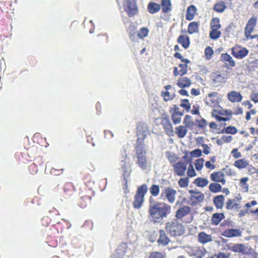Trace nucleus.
<instances>
[{
  "mask_svg": "<svg viewBox=\"0 0 258 258\" xmlns=\"http://www.w3.org/2000/svg\"><path fill=\"white\" fill-rule=\"evenodd\" d=\"M149 203L148 218L153 223L161 222L171 213V206L168 204L155 201L152 197Z\"/></svg>",
  "mask_w": 258,
  "mask_h": 258,
  "instance_id": "obj_1",
  "label": "nucleus"
},
{
  "mask_svg": "<svg viewBox=\"0 0 258 258\" xmlns=\"http://www.w3.org/2000/svg\"><path fill=\"white\" fill-rule=\"evenodd\" d=\"M228 249L234 252L240 253L244 255L245 258H257L258 254L252 247H247L246 245L239 243L238 244H229L227 245Z\"/></svg>",
  "mask_w": 258,
  "mask_h": 258,
  "instance_id": "obj_2",
  "label": "nucleus"
},
{
  "mask_svg": "<svg viewBox=\"0 0 258 258\" xmlns=\"http://www.w3.org/2000/svg\"><path fill=\"white\" fill-rule=\"evenodd\" d=\"M165 230L171 237L181 236L185 232L184 226L177 218L166 223Z\"/></svg>",
  "mask_w": 258,
  "mask_h": 258,
  "instance_id": "obj_3",
  "label": "nucleus"
},
{
  "mask_svg": "<svg viewBox=\"0 0 258 258\" xmlns=\"http://www.w3.org/2000/svg\"><path fill=\"white\" fill-rule=\"evenodd\" d=\"M144 128H147V125L145 124L140 123L138 124L137 127V136L138 138L135 147L136 153L146 151L145 149V140L147 137V134Z\"/></svg>",
  "mask_w": 258,
  "mask_h": 258,
  "instance_id": "obj_4",
  "label": "nucleus"
},
{
  "mask_svg": "<svg viewBox=\"0 0 258 258\" xmlns=\"http://www.w3.org/2000/svg\"><path fill=\"white\" fill-rule=\"evenodd\" d=\"M79 195L80 196L78 204L81 208H85L91 204V199L94 196V191L86 186L80 188Z\"/></svg>",
  "mask_w": 258,
  "mask_h": 258,
  "instance_id": "obj_5",
  "label": "nucleus"
},
{
  "mask_svg": "<svg viewBox=\"0 0 258 258\" xmlns=\"http://www.w3.org/2000/svg\"><path fill=\"white\" fill-rule=\"evenodd\" d=\"M148 191V186L146 183L139 186L134 196L133 206L134 209H139L143 206L145 201V196Z\"/></svg>",
  "mask_w": 258,
  "mask_h": 258,
  "instance_id": "obj_6",
  "label": "nucleus"
},
{
  "mask_svg": "<svg viewBox=\"0 0 258 258\" xmlns=\"http://www.w3.org/2000/svg\"><path fill=\"white\" fill-rule=\"evenodd\" d=\"M211 115L219 122L229 121L232 118L233 112L230 110H225L219 105L217 108L213 109Z\"/></svg>",
  "mask_w": 258,
  "mask_h": 258,
  "instance_id": "obj_7",
  "label": "nucleus"
},
{
  "mask_svg": "<svg viewBox=\"0 0 258 258\" xmlns=\"http://www.w3.org/2000/svg\"><path fill=\"white\" fill-rule=\"evenodd\" d=\"M221 98L217 92H212L208 94L205 98V103L207 105L214 108H217L219 106V102Z\"/></svg>",
  "mask_w": 258,
  "mask_h": 258,
  "instance_id": "obj_8",
  "label": "nucleus"
},
{
  "mask_svg": "<svg viewBox=\"0 0 258 258\" xmlns=\"http://www.w3.org/2000/svg\"><path fill=\"white\" fill-rule=\"evenodd\" d=\"M229 76V73L227 72L223 73V74L219 72H213L211 74V80L213 84L216 86H220L222 83L226 82Z\"/></svg>",
  "mask_w": 258,
  "mask_h": 258,
  "instance_id": "obj_9",
  "label": "nucleus"
},
{
  "mask_svg": "<svg viewBox=\"0 0 258 258\" xmlns=\"http://www.w3.org/2000/svg\"><path fill=\"white\" fill-rule=\"evenodd\" d=\"M176 194L177 191L174 188L170 187H165L161 193L160 198L173 204L175 201Z\"/></svg>",
  "mask_w": 258,
  "mask_h": 258,
  "instance_id": "obj_10",
  "label": "nucleus"
},
{
  "mask_svg": "<svg viewBox=\"0 0 258 258\" xmlns=\"http://www.w3.org/2000/svg\"><path fill=\"white\" fill-rule=\"evenodd\" d=\"M123 8L129 17L135 16L138 13V8L136 0H125Z\"/></svg>",
  "mask_w": 258,
  "mask_h": 258,
  "instance_id": "obj_11",
  "label": "nucleus"
},
{
  "mask_svg": "<svg viewBox=\"0 0 258 258\" xmlns=\"http://www.w3.org/2000/svg\"><path fill=\"white\" fill-rule=\"evenodd\" d=\"M62 197L64 199L72 198L76 195L77 189L72 182H66L62 188Z\"/></svg>",
  "mask_w": 258,
  "mask_h": 258,
  "instance_id": "obj_12",
  "label": "nucleus"
},
{
  "mask_svg": "<svg viewBox=\"0 0 258 258\" xmlns=\"http://www.w3.org/2000/svg\"><path fill=\"white\" fill-rule=\"evenodd\" d=\"M248 54V49L239 45H235L231 48V54L237 59H242Z\"/></svg>",
  "mask_w": 258,
  "mask_h": 258,
  "instance_id": "obj_13",
  "label": "nucleus"
},
{
  "mask_svg": "<svg viewBox=\"0 0 258 258\" xmlns=\"http://www.w3.org/2000/svg\"><path fill=\"white\" fill-rule=\"evenodd\" d=\"M187 162L182 161V160H180L174 164L172 167L173 168V172L175 175L183 176L187 170Z\"/></svg>",
  "mask_w": 258,
  "mask_h": 258,
  "instance_id": "obj_14",
  "label": "nucleus"
},
{
  "mask_svg": "<svg viewBox=\"0 0 258 258\" xmlns=\"http://www.w3.org/2000/svg\"><path fill=\"white\" fill-rule=\"evenodd\" d=\"M189 192L191 195L189 196V200L191 202L190 204L191 206H196L197 204L200 203L205 198L204 194L201 191L190 190Z\"/></svg>",
  "mask_w": 258,
  "mask_h": 258,
  "instance_id": "obj_15",
  "label": "nucleus"
},
{
  "mask_svg": "<svg viewBox=\"0 0 258 258\" xmlns=\"http://www.w3.org/2000/svg\"><path fill=\"white\" fill-rule=\"evenodd\" d=\"M169 111L171 114V120L173 123L174 124L180 123L181 121L182 116L183 115V113L180 111V108L174 105Z\"/></svg>",
  "mask_w": 258,
  "mask_h": 258,
  "instance_id": "obj_16",
  "label": "nucleus"
},
{
  "mask_svg": "<svg viewBox=\"0 0 258 258\" xmlns=\"http://www.w3.org/2000/svg\"><path fill=\"white\" fill-rule=\"evenodd\" d=\"M256 17H252L247 22L244 28V35L247 39H249V36H250L252 32L254 31L256 25Z\"/></svg>",
  "mask_w": 258,
  "mask_h": 258,
  "instance_id": "obj_17",
  "label": "nucleus"
},
{
  "mask_svg": "<svg viewBox=\"0 0 258 258\" xmlns=\"http://www.w3.org/2000/svg\"><path fill=\"white\" fill-rule=\"evenodd\" d=\"M210 178L212 181L217 183H221L222 185H225L226 182L225 179V174L222 170L213 172L210 174Z\"/></svg>",
  "mask_w": 258,
  "mask_h": 258,
  "instance_id": "obj_18",
  "label": "nucleus"
},
{
  "mask_svg": "<svg viewBox=\"0 0 258 258\" xmlns=\"http://www.w3.org/2000/svg\"><path fill=\"white\" fill-rule=\"evenodd\" d=\"M161 124L164 129L166 134L169 137L174 136L173 127L168 117L163 118L161 121Z\"/></svg>",
  "mask_w": 258,
  "mask_h": 258,
  "instance_id": "obj_19",
  "label": "nucleus"
},
{
  "mask_svg": "<svg viewBox=\"0 0 258 258\" xmlns=\"http://www.w3.org/2000/svg\"><path fill=\"white\" fill-rule=\"evenodd\" d=\"M159 236L157 240L159 245L166 246L169 244L170 239L163 229L159 230Z\"/></svg>",
  "mask_w": 258,
  "mask_h": 258,
  "instance_id": "obj_20",
  "label": "nucleus"
},
{
  "mask_svg": "<svg viewBox=\"0 0 258 258\" xmlns=\"http://www.w3.org/2000/svg\"><path fill=\"white\" fill-rule=\"evenodd\" d=\"M146 153V151L136 153L138 164L143 170H145L147 167V158L145 156Z\"/></svg>",
  "mask_w": 258,
  "mask_h": 258,
  "instance_id": "obj_21",
  "label": "nucleus"
},
{
  "mask_svg": "<svg viewBox=\"0 0 258 258\" xmlns=\"http://www.w3.org/2000/svg\"><path fill=\"white\" fill-rule=\"evenodd\" d=\"M191 208L187 206H183L177 210L175 213V217L177 219H182L184 217L190 214Z\"/></svg>",
  "mask_w": 258,
  "mask_h": 258,
  "instance_id": "obj_22",
  "label": "nucleus"
},
{
  "mask_svg": "<svg viewBox=\"0 0 258 258\" xmlns=\"http://www.w3.org/2000/svg\"><path fill=\"white\" fill-rule=\"evenodd\" d=\"M182 63H179L178 67L180 68V70H178L177 67H174L173 69V75L175 76H183L185 75L187 72L188 64L189 62H182Z\"/></svg>",
  "mask_w": 258,
  "mask_h": 258,
  "instance_id": "obj_23",
  "label": "nucleus"
},
{
  "mask_svg": "<svg viewBox=\"0 0 258 258\" xmlns=\"http://www.w3.org/2000/svg\"><path fill=\"white\" fill-rule=\"evenodd\" d=\"M242 199V198L240 196L236 197V199H228L227 200L225 207L227 209H233L234 208L235 209H239L240 208V206L239 204L236 203V201H240Z\"/></svg>",
  "mask_w": 258,
  "mask_h": 258,
  "instance_id": "obj_24",
  "label": "nucleus"
},
{
  "mask_svg": "<svg viewBox=\"0 0 258 258\" xmlns=\"http://www.w3.org/2000/svg\"><path fill=\"white\" fill-rule=\"evenodd\" d=\"M227 98L231 102H240L242 99V95L236 91H231L228 93Z\"/></svg>",
  "mask_w": 258,
  "mask_h": 258,
  "instance_id": "obj_25",
  "label": "nucleus"
},
{
  "mask_svg": "<svg viewBox=\"0 0 258 258\" xmlns=\"http://www.w3.org/2000/svg\"><path fill=\"white\" fill-rule=\"evenodd\" d=\"M223 236L226 237H239L241 235V232L238 229H227L222 233Z\"/></svg>",
  "mask_w": 258,
  "mask_h": 258,
  "instance_id": "obj_26",
  "label": "nucleus"
},
{
  "mask_svg": "<svg viewBox=\"0 0 258 258\" xmlns=\"http://www.w3.org/2000/svg\"><path fill=\"white\" fill-rule=\"evenodd\" d=\"M198 242L205 244V243L211 242L213 237L211 234H208L205 232H200L198 235Z\"/></svg>",
  "mask_w": 258,
  "mask_h": 258,
  "instance_id": "obj_27",
  "label": "nucleus"
},
{
  "mask_svg": "<svg viewBox=\"0 0 258 258\" xmlns=\"http://www.w3.org/2000/svg\"><path fill=\"white\" fill-rule=\"evenodd\" d=\"M177 41L184 49L188 48L190 46V38L188 36L181 34L178 37Z\"/></svg>",
  "mask_w": 258,
  "mask_h": 258,
  "instance_id": "obj_28",
  "label": "nucleus"
},
{
  "mask_svg": "<svg viewBox=\"0 0 258 258\" xmlns=\"http://www.w3.org/2000/svg\"><path fill=\"white\" fill-rule=\"evenodd\" d=\"M221 60L229 67H234L235 66V62L233 60L231 56L227 53H222L221 54Z\"/></svg>",
  "mask_w": 258,
  "mask_h": 258,
  "instance_id": "obj_29",
  "label": "nucleus"
},
{
  "mask_svg": "<svg viewBox=\"0 0 258 258\" xmlns=\"http://www.w3.org/2000/svg\"><path fill=\"white\" fill-rule=\"evenodd\" d=\"M197 8L195 5H190L187 9L185 14V19L187 21L192 20L197 13Z\"/></svg>",
  "mask_w": 258,
  "mask_h": 258,
  "instance_id": "obj_30",
  "label": "nucleus"
},
{
  "mask_svg": "<svg viewBox=\"0 0 258 258\" xmlns=\"http://www.w3.org/2000/svg\"><path fill=\"white\" fill-rule=\"evenodd\" d=\"M161 5L155 2H150L147 6V10L150 14L157 13L160 10Z\"/></svg>",
  "mask_w": 258,
  "mask_h": 258,
  "instance_id": "obj_31",
  "label": "nucleus"
},
{
  "mask_svg": "<svg viewBox=\"0 0 258 258\" xmlns=\"http://www.w3.org/2000/svg\"><path fill=\"white\" fill-rule=\"evenodd\" d=\"M191 81L188 78L180 77L178 80L177 85L179 88H183L188 87L191 85Z\"/></svg>",
  "mask_w": 258,
  "mask_h": 258,
  "instance_id": "obj_32",
  "label": "nucleus"
},
{
  "mask_svg": "<svg viewBox=\"0 0 258 258\" xmlns=\"http://www.w3.org/2000/svg\"><path fill=\"white\" fill-rule=\"evenodd\" d=\"M200 23L197 21H192L189 23L187 26V33L189 34H194L199 32Z\"/></svg>",
  "mask_w": 258,
  "mask_h": 258,
  "instance_id": "obj_33",
  "label": "nucleus"
},
{
  "mask_svg": "<svg viewBox=\"0 0 258 258\" xmlns=\"http://www.w3.org/2000/svg\"><path fill=\"white\" fill-rule=\"evenodd\" d=\"M225 198L223 195H219L215 196L213 199V203L217 209H222Z\"/></svg>",
  "mask_w": 258,
  "mask_h": 258,
  "instance_id": "obj_34",
  "label": "nucleus"
},
{
  "mask_svg": "<svg viewBox=\"0 0 258 258\" xmlns=\"http://www.w3.org/2000/svg\"><path fill=\"white\" fill-rule=\"evenodd\" d=\"M233 165L238 169L245 168L248 166V160L243 158L242 159L235 160Z\"/></svg>",
  "mask_w": 258,
  "mask_h": 258,
  "instance_id": "obj_35",
  "label": "nucleus"
},
{
  "mask_svg": "<svg viewBox=\"0 0 258 258\" xmlns=\"http://www.w3.org/2000/svg\"><path fill=\"white\" fill-rule=\"evenodd\" d=\"M193 183L199 187H204L208 184L209 181L207 178L198 177L194 180Z\"/></svg>",
  "mask_w": 258,
  "mask_h": 258,
  "instance_id": "obj_36",
  "label": "nucleus"
},
{
  "mask_svg": "<svg viewBox=\"0 0 258 258\" xmlns=\"http://www.w3.org/2000/svg\"><path fill=\"white\" fill-rule=\"evenodd\" d=\"M224 218L223 213L213 214L211 219V222L213 225H217Z\"/></svg>",
  "mask_w": 258,
  "mask_h": 258,
  "instance_id": "obj_37",
  "label": "nucleus"
},
{
  "mask_svg": "<svg viewBox=\"0 0 258 258\" xmlns=\"http://www.w3.org/2000/svg\"><path fill=\"white\" fill-rule=\"evenodd\" d=\"M187 130L186 128V126L184 125H179L175 128V134H177V136L179 139H182L186 135Z\"/></svg>",
  "mask_w": 258,
  "mask_h": 258,
  "instance_id": "obj_38",
  "label": "nucleus"
},
{
  "mask_svg": "<svg viewBox=\"0 0 258 258\" xmlns=\"http://www.w3.org/2000/svg\"><path fill=\"white\" fill-rule=\"evenodd\" d=\"M171 2L170 0H162L161 2V7L163 13H168L171 10Z\"/></svg>",
  "mask_w": 258,
  "mask_h": 258,
  "instance_id": "obj_39",
  "label": "nucleus"
},
{
  "mask_svg": "<svg viewBox=\"0 0 258 258\" xmlns=\"http://www.w3.org/2000/svg\"><path fill=\"white\" fill-rule=\"evenodd\" d=\"M184 126H185V128L187 129V127L189 128H193L195 125V122L192 118V116L186 115L185 116L183 119Z\"/></svg>",
  "mask_w": 258,
  "mask_h": 258,
  "instance_id": "obj_40",
  "label": "nucleus"
},
{
  "mask_svg": "<svg viewBox=\"0 0 258 258\" xmlns=\"http://www.w3.org/2000/svg\"><path fill=\"white\" fill-rule=\"evenodd\" d=\"M238 132V130L234 126H228L227 127H225L222 130H221V134H232L234 135L237 134Z\"/></svg>",
  "mask_w": 258,
  "mask_h": 258,
  "instance_id": "obj_41",
  "label": "nucleus"
},
{
  "mask_svg": "<svg viewBox=\"0 0 258 258\" xmlns=\"http://www.w3.org/2000/svg\"><path fill=\"white\" fill-rule=\"evenodd\" d=\"M209 189L213 193H218V192L221 191L222 186L219 183L213 182L210 184Z\"/></svg>",
  "mask_w": 258,
  "mask_h": 258,
  "instance_id": "obj_42",
  "label": "nucleus"
},
{
  "mask_svg": "<svg viewBox=\"0 0 258 258\" xmlns=\"http://www.w3.org/2000/svg\"><path fill=\"white\" fill-rule=\"evenodd\" d=\"M225 3L219 2L215 4L213 10L217 13H222L226 9Z\"/></svg>",
  "mask_w": 258,
  "mask_h": 258,
  "instance_id": "obj_43",
  "label": "nucleus"
},
{
  "mask_svg": "<svg viewBox=\"0 0 258 258\" xmlns=\"http://www.w3.org/2000/svg\"><path fill=\"white\" fill-rule=\"evenodd\" d=\"M161 96L163 98V99L165 101H168L170 100H172V99H174L175 97V93H170L168 91H165L164 92L163 91L161 93Z\"/></svg>",
  "mask_w": 258,
  "mask_h": 258,
  "instance_id": "obj_44",
  "label": "nucleus"
},
{
  "mask_svg": "<svg viewBox=\"0 0 258 258\" xmlns=\"http://www.w3.org/2000/svg\"><path fill=\"white\" fill-rule=\"evenodd\" d=\"M167 159L169 160V162L172 164L175 163L177 160L178 159V157L177 155L174 154V153L167 152L166 153Z\"/></svg>",
  "mask_w": 258,
  "mask_h": 258,
  "instance_id": "obj_45",
  "label": "nucleus"
},
{
  "mask_svg": "<svg viewBox=\"0 0 258 258\" xmlns=\"http://www.w3.org/2000/svg\"><path fill=\"white\" fill-rule=\"evenodd\" d=\"M247 181H248V177H243L240 179L239 186H241L242 190L245 192L248 190Z\"/></svg>",
  "mask_w": 258,
  "mask_h": 258,
  "instance_id": "obj_46",
  "label": "nucleus"
},
{
  "mask_svg": "<svg viewBox=\"0 0 258 258\" xmlns=\"http://www.w3.org/2000/svg\"><path fill=\"white\" fill-rule=\"evenodd\" d=\"M219 29H211L209 36L212 39H217L221 35V32L219 31Z\"/></svg>",
  "mask_w": 258,
  "mask_h": 258,
  "instance_id": "obj_47",
  "label": "nucleus"
},
{
  "mask_svg": "<svg viewBox=\"0 0 258 258\" xmlns=\"http://www.w3.org/2000/svg\"><path fill=\"white\" fill-rule=\"evenodd\" d=\"M151 195L153 197H157L159 196L160 191V187L159 185L153 184L151 187L149 188Z\"/></svg>",
  "mask_w": 258,
  "mask_h": 258,
  "instance_id": "obj_48",
  "label": "nucleus"
},
{
  "mask_svg": "<svg viewBox=\"0 0 258 258\" xmlns=\"http://www.w3.org/2000/svg\"><path fill=\"white\" fill-rule=\"evenodd\" d=\"M128 35L130 39L132 41H135L137 38V31L135 26H130V30L128 31Z\"/></svg>",
  "mask_w": 258,
  "mask_h": 258,
  "instance_id": "obj_49",
  "label": "nucleus"
},
{
  "mask_svg": "<svg viewBox=\"0 0 258 258\" xmlns=\"http://www.w3.org/2000/svg\"><path fill=\"white\" fill-rule=\"evenodd\" d=\"M211 29H219L221 28V25L220 24L219 18H213L211 21Z\"/></svg>",
  "mask_w": 258,
  "mask_h": 258,
  "instance_id": "obj_50",
  "label": "nucleus"
},
{
  "mask_svg": "<svg viewBox=\"0 0 258 258\" xmlns=\"http://www.w3.org/2000/svg\"><path fill=\"white\" fill-rule=\"evenodd\" d=\"M148 258H166V255L163 252L153 251L149 253Z\"/></svg>",
  "mask_w": 258,
  "mask_h": 258,
  "instance_id": "obj_51",
  "label": "nucleus"
},
{
  "mask_svg": "<svg viewBox=\"0 0 258 258\" xmlns=\"http://www.w3.org/2000/svg\"><path fill=\"white\" fill-rule=\"evenodd\" d=\"M204 162L205 160L203 158H200V159H197L195 162L196 170L198 171L202 170Z\"/></svg>",
  "mask_w": 258,
  "mask_h": 258,
  "instance_id": "obj_52",
  "label": "nucleus"
},
{
  "mask_svg": "<svg viewBox=\"0 0 258 258\" xmlns=\"http://www.w3.org/2000/svg\"><path fill=\"white\" fill-rule=\"evenodd\" d=\"M213 54L214 51L211 46H207L205 49V57L206 59L208 60L211 59Z\"/></svg>",
  "mask_w": 258,
  "mask_h": 258,
  "instance_id": "obj_53",
  "label": "nucleus"
},
{
  "mask_svg": "<svg viewBox=\"0 0 258 258\" xmlns=\"http://www.w3.org/2000/svg\"><path fill=\"white\" fill-rule=\"evenodd\" d=\"M189 183V178L188 177H183L179 179L178 183L181 188L186 187Z\"/></svg>",
  "mask_w": 258,
  "mask_h": 258,
  "instance_id": "obj_54",
  "label": "nucleus"
},
{
  "mask_svg": "<svg viewBox=\"0 0 258 258\" xmlns=\"http://www.w3.org/2000/svg\"><path fill=\"white\" fill-rule=\"evenodd\" d=\"M149 34V30L148 28L143 27L140 29L137 35L139 38H144L145 37H147Z\"/></svg>",
  "mask_w": 258,
  "mask_h": 258,
  "instance_id": "obj_55",
  "label": "nucleus"
},
{
  "mask_svg": "<svg viewBox=\"0 0 258 258\" xmlns=\"http://www.w3.org/2000/svg\"><path fill=\"white\" fill-rule=\"evenodd\" d=\"M186 173L188 177H194V176H196L197 172H196L192 164L189 165Z\"/></svg>",
  "mask_w": 258,
  "mask_h": 258,
  "instance_id": "obj_56",
  "label": "nucleus"
},
{
  "mask_svg": "<svg viewBox=\"0 0 258 258\" xmlns=\"http://www.w3.org/2000/svg\"><path fill=\"white\" fill-rule=\"evenodd\" d=\"M197 126L200 128L204 129L208 124V122L205 118L200 119V120H196Z\"/></svg>",
  "mask_w": 258,
  "mask_h": 258,
  "instance_id": "obj_57",
  "label": "nucleus"
},
{
  "mask_svg": "<svg viewBox=\"0 0 258 258\" xmlns=\"http://www.w3.org/2000/svg\"><path fill=\"white\" fill-rule=\"evenodd\" d=\"M180 106L181 108H183L186 111H189L190 108V104L189 102L188 99H183L181 100V102L180 104Z\"/></svg>",
  "mask_w": 258,
  "mask_h": 258,
  "instance_id": "obj_58",
  "label": "nucleus"
},
{
  "mask_svg": "<svg viewBox=\"0 0 258 258\" xmlns=\"http://www.w3.org/2000/svg\"><path fill=\"white\" fill-rule=\"evenodd\" d=\"M64 172V168H51L50 169V173L53 175H59Z\"/></svg>",
  "mask_w": 258,
  "mask_h": 258,
  "instance_id": "obj_59",
  "label": "nucleus"
},
{
  "mask_svg": "<svg viewBox=\"0 0 258 258\" xmlns=\"http://www.w3.org/2000/svg\"><path fill=\"white\" fill-rule=\"evenodd\" d=\"M51 222V219L49 217H43L40 220V223L43 227H47L49 225Z\"/></svg>",
  "mask_w": 258,
  "mask_h": 258,
  "instance_id": "obj_60",
  "label": "nucleus"
},
{
  "mask_svg": "<svg viewBox=\"0 0 258 258\" xmlns=\"http://www.w3.org/2000/svg\"><path fill=\"white\" fill-rule=\"evenodd\" d=\"M232 157L235 159H239V158L242 157V154L240 152H239L238 149L235 148L232 150L231 152Z\"/></svg>",
  "mask_w": 258,
  "mask_h": 258,
  "instance_id": "obj_61",
  "label": "nucleus"
},
{
  "mask_svg": "<svg viewBox=\"0 0 258 258\" xmlns=\"http://www.w3.org/2000/svg\"><path fill=\"white\" fill-rule=\"evenodd\" d=\"M108 40L107 34H99L97 37V41L98 42H107Z\"/></svg>",
  "mask_w": 258,
  "mask_h": 258,
  "instance_id": "obj_62",
  "label": "nucleus"
},
{
  "mask_svg": "<svg viewBox=\"0 0 258 258\" xmlns=\"http://www.w3.org/2000/svg\"><path fill=\"white\" fill-rule=\"evenodd\" d=\"M230 257V254H225V252H220L218 253V254H214L211 257L208 258H228Z\"/></svg>",
  "mask_w": 258,
  "mask_h": 258,
  "instance_id": "obj_63",
  "label": "nucleus"
},
{
  "mask_svg": "<svg viewBox=\"0 0 258 258\" xmlns=\"http://www.w3.org/2000/svg\"><path fill=\"white\" fill-rule=\"evenodd\" d=\"M29 172L32 174L36 173L38 172V168L36 163L33 162L28 167Z\"/></svg>",
  "mask_w": 258,
  "mask_h": 258,
  "instance_id": "obj_64",
  "label": "nucleus"
}]
</instances>
